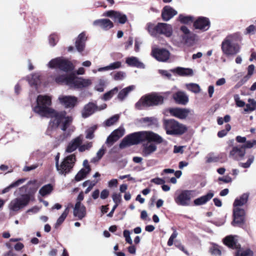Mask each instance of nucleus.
<instances>
[{
  "instance_id": "f257e3e1",
  "label": "nucleus",
  "mask_w": 256,
  "mask_h": 256,
  "mask_svg": "<svg viewBox=\"0 0 256 256\" xmlns=\"http://www.w3.org/2000/svg\"><path fill=\"white\" fill-rule=\"evenodd\" d=\"M52 98L47 95H39L36 99V105L34 108V111L42 116L51 118L52 126L60 127L65 131L72 121L70 116H66L64 112H56L50 108Z\"/></svg>"
},
{
  "instance_id": "f03ea898",
  "label": "nucleus",
  "mask_w": 256,
  "mask_h": 256,
  "mask_svg": "<svg viewBox=\"0 0 256 256\" xmlns=\"http://www.w3.org/2000/svg\"><path fill=\"white\" fill-rule=\"evenodd\" d=\"M145 140H154L157 143L162 142V138L158 134L150 131H142L127 136L120 143V147L122 148L127 146L137 144Z\"/></svg>"
},
{
  "instance_id": "7ed1b4c3",
  "label": "nucleus",
  "mask_w": 256,
  "mask_h": 256,
  "mask_svg": "<svg viewBox=\"0 0 256 256\" xmlns=\"http://www.w3.org/2000/svg\"><path fill=\"white\" fill-rule=\"evenodd\" d=\"M56 82L58 84L64 83L72 88H84L88 87L92 84L90 79L77 78L74 73L68 75H60L56 78Z\"/></svg>"
},
{
  "instance_id": "20e7f679",
  "label": "nucleus",
  "mask_w": 256,
  "mask_h": 256,
  "mask_svg": "<svg viewBox=\"0 0 256 256\" xmlns=\"http://www.w3.org/2000/svg\"><path fill=\"white\" fill-rule=\"evenodd\" d=\"M164 101V98L157 94L154 93L146 95L136 104V108L138 110H142L144 108L157 106L162 104Z\"/></svg>"
},
{
  "instance_id": "39448f33",
  "label": "nucleus",
  "mask_w": 256,
  "mask_h": 256,
  "mask_svg": "<svg viewBox=\"0 0 256 256\" xmlns=\"http://www.w3.org/2000/svg\"><path fill=\"white\" fill-rule=\"evenodd\" d=\"M49 67L50 68H58L63 72L62 74H59L54 77L56 78L60 75H68L71 73H74L72 70L74 69V66L70 61L62 58H57L51 60L48 63Z\"/></svg>"
},
{
  "instance_id": "423d86ee",
  "label": "nucleus",
  "mask_w": 256,
  "mask_h": 256,
  "mask_svg": "<svg viewBox=\"0 0 256 256\" xmlns=\"http://www.w3.org/2000/svg\"><path fill=\"white\" fill-rule=\"evenodd\" d=\"M222 50L227 56H233L240 50V46L234 40V36L230 35L226 36L222 43Z\"/></svg>"
},
{
  "instance_id": "0eeeda50",
  "label": "nucleus",
  "mask_w": 256,
  "mask_h": 256,
  "mask_svg": "<svg viewBox=\"0 0 256 256\" xmlns=\"http://www.w3.org/2000/svg\"><path fill=\"white\" fill-rule=\"evenodd\" d=\"M76 161V156L74 154L66 156L59 165L58 160L56 162V166L58 173L66 176L69 173L74 167Z\"/></svg>"
},
{
  "instance_id": "6e6552de",
  "label": "nucleus",
  "mask_w": 256,
  "mask_h": 256,
  "mask_svg": "<svg viewBox=\"0 0 256 256\" xmlns=\"http://www.w3.org/2000/svg\"><path fill=\"white\" fill-rule=\"evenodd\" d=\"M39 185L36 180H33L28 182L27 184L23 186L20 187L16 190L14 194L17 196L18 194H30V200L34 198V194L37 190Z\"/></svg>"
},
{
  "instance_id": "1a4fd4ad",
  "label": "nucleus",
  "mask_w": 256,
  "mask_h": 256,
  "mask_svg": "<svg viewBox=\"0 0 256 256\" xmlns=\"http://www.w3.org/2000/svg\"><path fill=\"white\" fill-rule=\"evenodd\" d=\"M20 198H17L12 200L9 204V208L10 210L16 212L26 206L30 200V194H20Z\"/></svg>"
},
{
  "instance_id": "9d476101",
  "label": "nucleus",
  "mask_w": 256,
  "mask_h": 256,
  "mask_svg": "<svg viewBox=\"0 0 256 256\" xmlns=\"http://www.w3.org/2000/svg\"><path fill=\"white\" fill-rule=\"evenodd\" d=\"M152 56L157 60L162 62H166L170 58V53L165 48H152L151 52Z\"/></svg>"
},
{
  "instance_id": "9b49d317",
  "label": "nucleus",
  "mask_w": 256,
  "mask_h": 256,
  "mask_svg": "<svg viewBox=\"0 0 256 256\" xmlns=\"http://www.w3.org/2000/svg\"><path fill=\"white\" fill-rule=\"evenodd\" d=\"M125 133L124 128L120 126L118 129L114 130L111 134L108 137L106 144L108 146H111L120 138L122 137Z\"/></svg>"
},
{
  "instance_id": "f8f14e48",
  "label": "nucleus",
  "mask_w": 256,
  "mask_h": 256,
  "mask_svg": "<svg viewBox=\"0 0 256 256\" xmlns=\"http://www.w3.org/2000/svg\"><path fill=\"white\" fill-rule=\"evenodd\" d=\"M180 30L182 32V36L185 43L188 45H192L196 40V35L190 32L189 29L184 26H182Z\"/></svg>"
},
{
  "instance_id": "ddd939ff",
  "label": "nucleus",
  "mask_w": 256,
  "mask_h": 256,
  "mask_svg": "<svg viewBox=\"0 0 256 256\" xmlns=\"http://www.w3.org/2000/svg\"><path fill=\"white\" fill-rule=\"evenodd\" d=\"M58 100L60 104L66 108H72L78 103V98L72 96H61L58 97Z\"/></svg>"
},
{
  "instance_id": "4468645a",
  "label": "nucleus",
  "mask_w": 256,
  "mask_h": 256,
  "mask_svg": "<svg viewBox=\"0 0 256 256\" xmlns=\"http://www.w3.org/2000/svg\"><path fill=\"white\" fill-rule=\"evenodd\" d=\"M146 141L142 144V154L144 156H148L153 154L157 150L156 144H158L154 140H145Z\"/></svg>"
},
{
  "instance_id": "2eb2a0df",
  "label": "nucleus",
  "mask_w": 256,
  "mask_h": 256,
  "mask_svg": "<svg viewBox=\"0 0 256 256\" xmlns=\"http://www.w3.org/2000/svg\"><path fill=\"white\" fill-rule=\"evenodd\" d=\"M104 16L110 17L112 18L115 22H118L122 24H124L128 20L126 14L114 10L108 11L104 13Z\"/></svg>"
},
{
  "instance_id": "dca6fc26",
  "label": "nucleus",
  "mask_w": 256,
  "mask_h": 256,
  "mask_svg": "<svg viewBox=\"0 0 256 256\" xmlns=\"http://www.w3.org/2000/svg\"><path fill=\"white\" fill-rule=\"evenodd\" d=\"M245 211L243 208L234 207L233 210L234 220L232 224H240L244 222Z\"/></svg>"
},
{
  "instance_id": "f3484780",
  "label": "nucleus",
  "mask_w": 256,
  "mask_h": 256,
  "mask_svg": "<svg viewBox=\"0 0 256 256\" xmlns=\"http://www.w3.org/2000/svg\"><path fill=\"white\" fill-rule=\"evenodd\" d=\"M246 154L245 148L242 146H233L229 154L230 158L235 160H240Z\"/></svg>"
},
{
  "instance_id": "a211bd4d",
  "label": "nucleus",
  "mask_w": 256,
  "mask_h": 256,
  "mask_svg": "<svg viewBox=\"0 0 256 256\" xmlns=\"http://www.w3.org/2000/svg\"><path fill=\"white\" fill-rule=\"evenodd\" d=\"M210 22L208 18L204 17H200L194 23L196 29L202 31L207 30L210 28Z\"/></svg>"
},
{
  "instance_id": "6ab92c4d",
  "label": "nucleus",
  "mask_w": 256,
  "mask_h": 256,
  "mask_svg": "<svg viewBox=\"0 0 256 256\" xmlns=\"http://www.w3.org/2000/svg\"><path fill=\"white\" fill-rule=\"evenodd\" d=\"M82 142V138L81 136H79L74 138L68 144L65 152L67 153H71L76 150Z\"/></svg>"
},
{
  "instance_id": "aec40b11",
  "label": "nucleus",
  "mask_w": 256,
  "mask_h": 256,
  "mask_svg": "<svg viewBox=\"0 0 256 256\" xmlns=\"http://www.w3.org/2000/svg\"><path fill=\"white\" fill-rule=\"evenodd\" d=\"M74 216L82 220L86 215V206L82 203L76 202L73 210Z\"/></svg>"
},
{
  "instance_id": "412c9836",
  "label": "nucleus",
  "mask_w": 256,
  "mask_h": 256,
  "mask_svg": "<svg viewBox=\"0 0 256 256\" xmlns=\"http://www.w3.org/2000/svg\"><path fill=\"white\" fill-rule=\"evenodd\" d=\"M194 190H184L179 196L178 199L182 205L188 204L190 199L194 196Z\"/></svg>"
},
{
  "instance_id": "4be33fe9",
  "label": "nucleus",
  "mask_w": 256,
  "mask_h": 256,
  "mask_svg": "<svg viewBox=\"0 0 256 256\" xmlns=\"http://www.w3.org/2000/svg\"><path fill=\"white\" fill-rule=\"evenodd\" d=\"M160 22L155 24L152 22H148L146 26V30L152 36L157 38L160 34Z\"/></svg>"
},
{
  "instance_id": "5701e85b",
  "label": "nucleus",
  "mask_w": 256,
  "mask_h": 256,
  "mask_svg": "<svg viewBox=\"0 0 256 256\" xmlns=\"http://www.w3.org/2000/svg\"><path fill=\"white\" fill-rule=\"evenodd\" d=\"M176 176V172H174V169L171 168H166L163 170L162 172L161 173V176H164L162 178H153L151 182L156 184H162L165 183L166 182H168V180L170 178V177L168 176H164V174H174Z\"/></svg>"
},
{
  "instance_id": "b1692460",
  "label": "nucleus",
  "mask_w": 256,
  "mask_h": 256,
  "mask_svg": "<svg viewBox=\"0 0 256 256\" xmlns=\"http://www.w3.org/2000/svg\"><path fill=\"white\" fill-rule=\"evenodd\" d=\"M98 107L92 102H89L86 105L84 106L82 111V116L84 118H86L92 114H94L95 112L98 111Z\"/></svg>"
},
{
  "instance_id": "393cba45",
  "label": "nucleus",
  "mask_w": 256,
  "mask_h": 256,
  "mask_svg": "<svg viewBox=\"0 0 256 256\" xmlns=\"http://www.w3.org/2000/svg\"><path fill=\"white\" fill-rule=\"evenodd\" d=\"M93 24L94 26H98L102 28L107 30L113 27L114 24L112 22L108 19H100L94 22Z\"/></svg>"
},
{
  "instance_id": "a878e982",
  "label": "nucleus",
  "mask_w": 256,
  "mask_h": 256,
  "mask_svg": "<svg viewBox=\"0 0 256 256\" xmlns=\"http://www.w3.org/2000/svg\"><path fill=\"white\" fill-rule=\"evenodd\" d=\"M164 125L168 134H176V122L174 120H165Z\"/></svg>"
},
{
  "instance_id": "bb28decb",
  "label": "nucleus",
  "mask_w": 256,
  "mask_h": 256,
  "mask_svg": "<svg viewBox=\"0 0 256 256\" xmlns=\"http://www.w3.org/2000/svg\"><path fill=\"white\" fill-rule=\"evenodd\" d=\"M176 14L175 10L169 6H166L162 10V16L165 21L170 20Z\"/></svg>"
},
{
  "instance_id": "cd10ccee",
  "label": "nucleus",
  "mask_w": 256,
  "mask_h": 256,
  "mask_svg": "<svg viewBox=\"0 0 256 256\" xmlns=\"http://www.w3.org/2000/svg\"><path fill=\"white\" fill-rule=\"evenodd\" d=\"M172 26L166 23L160 22V34H164L167 37L172 35Z\"/></svg>"
},
{
  "instance_id": "c85d7f7f",
  "label": "nucleus",
  "mask_w": 256,
  "mask_h": 256,
  "mask_svg": "<svg viewBox=\"0 0 256 256\" xmlns=\"http://www.w3.org/2000/svg\"><path fill=\"white\" fill-rule=\"evenodd\" d=\"M214 195L213 192H210L206 195L196 199L194 200V204L196 206L204 204L210 200L214 196Z\"/></svg>"
},
{
  "instance_id": "c756f323",
  "label": "nucleus",
  "mask_w": 256,
  "mask_h": 256,
  "mask_svg": "<svg viewBox=\"0 0 256 256\" xmlns=\"http://www.w3.org/2000/svg\"><path fill=\"white\" fill-rule=\"evenodd\" d=\"M249 194L248 193L243 194L239 198H236L234 202V207L239 208L246 204L248 201Z\"/></svg>"
},
{
  "instance_id": "7c9ffc66",
  "label": "nucleus",
  "mask_w": 256,
  "mask_h": 256,
  "mask_svg": "<svg viewBox=\"0 0 256 256\" xmlns=\"http://www.w3.org/2000/svg\"><path fill=\"white\" fill-rule=\"evenodd\" d=\"M86 40L85 34L84 33L80 34L76 42V46L78 52H81L83 51L85 46Z\"/></svg>"
},
{
  "instance_id": "2f4dec72",
  "label": "nucleus",
  "mask_w": 256,
  "mask_h": 256,
  "mask_svg": "<svg viewBox=\"0 0 256 256\" xmlns=\"http://www.w3.org/2000/svg\"><path fill=\"white\" fill-rule=\"evenodd\" d=\"M188 102L189 98L186 92L182 91L177 92V104L185 106Z\"/></svg>"
},
{
  "instance_id": "473e14b6",
  "label": "nucleus",
  "mask_w": 256,
  "mask_h": 256,
  "mask_svg": "<svg viewBox=\"0 0 256 256\" xmlns=\"http://www.w3.org/2000/svg\"><path fill=\"white\" fill-rule=\"evenodd\" d=\"M126 62L130 66H135L140 68H144V64L141 62L138 59L134 56H131L126 58Z\"/></svg>"
},
{
  "instance_id": "72a5a7b5",
  "label": "nucleus",
  "mask_w": 256,
  "mask_h": 256,
  "mask_svg": "<svg viewBox=\"0 0 256 256\" xmlns=\"http://www.w3.org/2000/svg\"><path fill=\"white\" fill-rule=\"evenodd\" d=\"M139 122L144 126H150L158 124V120L154 117H145L139 120Z\"/></svg>"
},
{
  "instance_id": "f704fd0d",
  "label": "nucleus",
  "mask_w": 256,
  "mask_h": 256,
  "mask_svg": "<svg viewBox=\"0 0 256 256\" xmlns=\"http://www.w3.org/2000/svg\"><path fill=\"white\" fill-rule=\"evenodd\" d=\"M190 112L191 110L190 108H177V118L185 120L188 118Z\"/></svg>"
},
{
  "instance_id": "c9c22d12",
  "label": "nucleus",
  "mask_w": 256,
  "mask_h": 256,
  "mask_svg": "<svg viewBox=\"0 0 256 256\" xmlns=\"http://www.w3.org/2000/svg\"><path fill=\"white\" fill-rule=\"evenodd\" d=\"M159 73L164 77L168 79H172V77L176 76V68L172 69L169 70H160ZM172 80H174L172 78Z\"/></svg>"
},
{
  "instance_id": "e433bc0d",
  "label": "nucleus",
  "mask_w": 256,
  "mask_h": 256,
  "mask_svg": "<svg viewBox=\"0 0 256 256\" xmlns=\"http://www.w3.org/2000/svg\"><path fill=\"white\" fill-rule=\"evenodd\" d=\"M224 243L230 248H237L236 240L235 237L232 236H226L224 239Z\"/></svg>"
},
{
  "instance_id": "4c0bfd02",
  "label": "nucleus",
  "mask_w": 256,
  "mask_h": 256,
  "mask_svg": "<svg viewBox=\"0 0 256 256\" xmlns=\"http://www.w3.org/2000/svg\"><path fill=\"white\" fill-rule=\"evenodd\" d=\"M177 74L182 76H192L193 74V70L189 68L177 67Z\"/></svg>"
},
{
  "instance_id": "58836bf2",
  "label": "nucleus",
  "mask_w": 256,
  "mask_h": 256,
  "mask_svg": "<svg viewBox=\"0 0 256 256\" xmlns=\"http://www.w3.org/2000/svg\"><path fill=\"white\" fill-rule=\"evenodd\" d=\"M26 180V178H21V179L18 180H16V181L12 182V184H11L8 186H7L6 188H4L2 190V194H5V193H6V192H8L11 188H15V187H17V186H19L20 184H23L24 182Z\"/></svg>"
},
{
  "instance_id": "ea45409f",
  "label": "nucleus",
  "mask_w": 256,
  "mask_h": 256,
  "mask_svg": "<svg viewBox=\"0 0 256 256\" xmlns=\"http://www.w3.org/2000/svg\"><path fill=\"white\" fill-rule=\"evenodd\" d=\"M90 168L87 166L86 169L80 170L75 176V180L79 182L84 178L90 172Z\"/></svg>"
},
{
  "instance_id": "a19ab883",
  "label": "nucleus",
  "mask_w": 256,
  "mask_h": 256,
  "mask_svg": "<svg viewBox=\"0 0 256 256\" xmlns=\"http://www.w3.org/2000/svg\"><path fill=\"white\" fill-rule=\"evenodd\" d=\"M134 86H128L126 88H124L118 93V98L120 99V100H122L124 98L127 96L128 94L130 92L134 90Z\"/></svg>"
},
{
  "instance_id": "79ce46f5",
  "label": "nucleus",
  "mask_w": 256,
  "mask_h": 256,
  "mask_svg": "<svg viewBox=\"0 0 256 256\" xmlns=\"http://www.w3.org/2000/svg\"><path fill=\"white\" fill-rule=\"evenodd\" d=\"M248 102V104H246V108L244 110L245 112H252L256 109V101L255 100L249 98Z\"/></svg>"
},
{
  "instance_id": "37998d69",
  "label": "nucleus",
  "mask_w": 256,
  "mask_h": 256,
  "mask_svg": "<svg viewBox=\"0 0 256 256\" xmlns=\"http://www.w3.org/2000/svg\"><path fill=\"white\" fill-rule=\"evenodd\" d=\"M53 190V186L51 184H48L43 186L39 190V194L42 196L49 194Z\"/></svg>"
},
{
  "instance_id": "c03bdc74",
  "label": "nucleus",
  "mask_w": 256,
  "mask_h": 256,
  "mask_svg": "<svg viewBox=\"0 0 256 256\" xmlns=\"http://www.w3.org/2000/svg\"><path fill=\"white\" fill-rule=\"evenodd\" d=\"M179 21L184 24H191L194 22V17L190 16H185L184 14H180L178 16Z\"/></svg>"
},
{
  "instance_id": "a18cd8bd",
  "label": "nucleus",
  "mask_w": 256,
  "mask_h": 256,
  "mask_svg": "<svg viewBox=\"0 0 256 256\" xmlns=\"http://www.w3.org/2000/svg\"><path fill=\"white\" fill-rule=\"evenodd\" d=\"M68 212L69 208H66L63 212V213L62 214V215L58 219L54 226L56 228H57L63 222L66 218L68 214Z\"/></svg>"
},
{
  "instance_id": "49530a36",
  "label": "nucleus",
  "mask_w": 256,
  "mask_h": 256,
  "mask_svg": "<svg viewBox=\"0 0 256 256\" xmlns=\"http://www.w3.org/2000/svg\"><path fill=\"white\" fill-rule=\"evenodd\" d=\"M186 86L188 90L195 93H199L200 90V88L198 84L194 83H190L186 84Z\"/></svg>"
},
{
  "instance_id": "de8ad7c7",
  "label": "nucleus",
  "mask_w": 256,
  "mask_h": 256,
  "mask_svg": "<svg viewBox=\"0 0 256 256\" xmlns=\"http://www.w3.org/2000/svg\"><path fill=\"white\" fill-rule=\"evenodd\" d=\"M28 81L30 85H37L40 83V75L38 74H32L30 78H28Z\"/></svg>"
},
{
  "instance_id": "09e8293b",
  "label": "nucleus",
  "mask_w": 256,
  "mask_h": 256,
  "mask_svg": "<svg viewBox=\"0 0 256 256\" xmlns=\"http://www.w3.org/2000/svg\"><path fill=\"white\" fill-rule=\"evenodd\" d=\"M97 126H93L88 128L86 132V138L87 139L91 140L94 138V132L96 130Z\"/></svg>"
},
{
  "instance_id": "8fccbe9b",
  "label": "nucleus",
  "mask_w": 256,
  "mask_h": 256,
  "mask_svg": "<svg viewBox=\"0 0 256 256\" xmlns=\"http://www.w3.org/2000/svg\"><path fill=\"white\" fill-rule=\"evenodd\" d=\"M120 118V116L118 114H116L110 118L106 120L104 122L105 125L107 126H110L114 124L116 122H118Z\"/></svg>"
},
{
  "instance_id": "3c124183",
  "label": "nucleus",
  "mask_w": 256,
  "mask_h": 256,
  "mask_svg": "<svg viewBox=\"0 0 256 256\" xmlns=\"http://www.w3.org/2000/svg\"><path fill=\"white\" fill-rule=\"evenodd\" d=\"M188 130V127L185 124L177 122V135L184 134Z\"/></svg>"
},
{
  "instance_id": "603ef678",
  "label": "nucleus",
  "mask_w": 256,
  "mask_h": 256,
  "mask_svg": "<svg viewBox=\"0 0 256 256\" xmlns=\"http://www.w3.org/2000/svg\"><path fill=\"white\" fill-rule=\"evenodd\" d=\"M118 92V88L117 87L114 88L112 90H110L109 92L105 93L103 96V99L104 100H110L113 95L116 93Z\"/></svg>"
},
{
  "instance_id": "864d4df0",
  "label": "nucleus",
  "mask_w": 256,
  "mask_h": 256,
  "mask_svg": "<svg viewBox=\"0 0 256 256\" xmlns=\"http://www.w3.org/2000/svg\"><path fill=\"white\" fill-rule=\"evenodd\" d=\"M92 146V142H87L84 144H80L78 147V150L80 152H84L88 150Z\"/></svg>"
},
{
  "instance_id": "5fc2aeb1",
  "label": "nucleus",
  "mask_w": 256,
  "mask_h": 256,
  "mask_svg": "<svg viewBox=\"0 0 256 256\" xmlns=\"http://www.w3.org/2000/svg\"><path fill=\"white\" fill-rule=\"evenodd\" d=\"M106 85V81L104 80H100L98 84L95 86V90L99 92H102L104 90V86Z\"/></svg>"
},
{
  "instance_id": "6e6d98bb",
  "label": "nucleus",
  "mask_w": 256,
  "mask_h": 256,
  "mask_svg": "<svg viewBox=\"0 0 256 256\" xmlns=\"http://www.w3.org/2000/svg\"><path fill=\"white\" fill-rule=\"evenodd\" d=\"M112 198L114 202L115 203L114 205L118 206L122 200V196L120 194L115 192L112 194Z\"/></svg>"
},
{
  "instance_id": "4d7b16f0",
  "label": "nucleus",
  "mask_w": 256,
  "mask_h": 256,
  "mask_svg": "<svg viewBox=\"0 0 256 256\" xmlns=\"http://www.w3.org/2000/svg\"><path fill=\"white\" fill-rule=\"evenodd\" d=\"M254 160V156H251L247 160L246 162H240L239 164V166L244 168H248L250 166L251 164L253 162Z\"/></svg>"
},
{
  "instance_id": "13d9d810",
  "label": "nucleus",
  "mask_w": 256,
  "mask_h": 256,
  "mask_svg": "<svg viewBox=\"0 0 256 256\" xmlns=\"http://www.w3.org/2000/svg\"><path fill=\"white\" fill-rule=\"evenodd\" d=\"M210 251L212 254L218 256H221V250L220 248L217 246H214L212 247L210 249Z\"/></svg>"
},
{
  "instance_id": "bf43d9fd",
  "label": "nucleus",
  "mask_w": 256,
  "mask_h": 256,
  "mask_svg": "<svg viewBox=\"0 0 256 256\" xmlns=\"http://www.w3.org/2000/svg\"><path fill=\"white\" fill-rule=\"evenodd\" d=\"M242 146L243 148H244L245 149L256 147V140H248L246 142V144Z\"/></svg>"
},
{
  "instance_id": "052dcab7",
  "label": "nucleus",
  "mask_w": 256,
  "mask_h": 256,
  "mask_svg": "<svg viewBox=\"0 0 256 256\" xmlns=\"http://www.w3.org/2000/svg\"><path fill=\"white\" fill-rule=\"evenodd\" d=\"M252 251L247 250H238L236 256H252Z\"/></svg>"
},
{
  "instance_id": "680f3d73",
  "label": "nucleus",
  "mask_w": 256,
  "mask_h": 256,
  "mask_svg": "<svg viewBox=\"0 0 256 256\" xmlns=\"http://www.w3.org/2000/svg\"><path fill=\"white\" fill-rule=\"evenodd\" d=\"M206 162L207 163L217 162L218 160V158L214 156L213 154H210L206 156Z\"/></svg>"
},
{
  "instance_id": "e2e57ef3",
  "label": "nucleus",
  "mask_w": 256,
  "mask_h": 256,
  "mask_svg": "<svg viewBox=\"0 0 256 256\" xmlns=\"http://www.w3.org/2000/svg\"><path fill=\"white\" fill-rule=\"evenodd\" d=\"M130 235V230H126L124 231V236L125 238L126 242L129 244H132V240Z\"/></svg>"
},
{
  "instance_id": "0e129e2a",
  "label": "nucleus",
  "mask_w": 256,
  "mask_h": 256,
  "mask_svg": "<svg viewBox=\"0 0 256 256\" xmlns=\"http://www.w3.org/2000/svg\"><path fill=\"white\" fill-rule=\"evenodd\" d=\"M122 66V62L119 61H117L116 62H114L113 63L110 64L108 66L109 70H113L115 69L118 68H120Z\"/></svg>"
},
{
  "instance_id": "69168bd1",
  "label": "nucleus",
  "mask_w": 256,
  "mask_h": 256,
  "mask_svg": "<svg viewBox=\"0 0 256 256\" xmlns=\"http://www.w3.org/2000/svg\"><path fill=\"white\" fill-rule=\"evenodd\" d=\"M234 99L238 106L243 107L246 105L244 101L240 100V96L238 94H235L234 96Z\"/></svg>"
},
{
  "instance_id": "338daca9",
  "label": "nucleus",
  "mask_w": 256,
  "mask_h": 256,
  "mask_svg": "<svg viewBox=\"0 0 256 256\" xmlns=\"http://www.w3.org/2000/svg\"><path fill=\"white\" fill-rule=\"evenodd\" d=\"M126 76V74L122 72H118L114 76V79L116 80H122Z\"/></svg>"
},
{
  "instance_id": "774afa93",
  "label": "nucleus",
  "mask_w": 256,
  "mask_h": 256,
  "mask_svg": "<svg viewBox=\"0 0 256 256\" xmlns=\"http://www.w3.org/2000/svg\"><path fill=\"white\" fill-rule=\"evenodd\" d=\"M106 150L104 146H102L97 152L96 156L98 157L100 160L102 157L105 153Z\"/></svg>"
}]
</instances>
